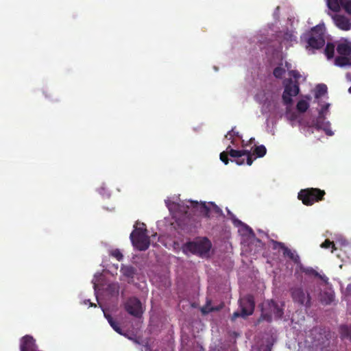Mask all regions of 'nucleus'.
<instances>
[{
  "instance_id": "c85d7f7f",
  "label": "nucleus",
  "mask_w": 351,
  "mask_h": 351,
  "mask_svg": "<svg viewBox=\"0 0 351 351\" xmlns=\"http://www.w3.org/2000/svg\"><path fill=\"white\" fill-rule=\"evenodd\" d=\"M110 255L115 258L119 261H121L123 258L121 252L119 249L112 250L110 252Z\"/></svg>"
},
{
  "instance_id": "bb28decb",
  "label": "nucleus",
  "mask_w": 351,
  "mask_h": 351,
  "mask_svg": "<svg viewBox=\"0 0 351 351\" xmlns=\"http://www.w3.org/2000/svg\"><path fill=\"white\" fill-rule=\"evenodd\" d=\"M321 247L322 248H329V247H332V250L331 252H333L334 250H336V247H335V243L332 241H330V240L328 239H326L322 244H321Z\"/></svg>"
},
{
  "instance_id": "9b49d317",
  "label": "nucleus",
  "mask_w": 351,
  "mask_h": 351,
  "mask_svg": "<svg viewBox=\"0 0 351 351\" xmlns=\"http://www.w3.org/2000/svg\"><path fill=\"white\" fill-rule=\"evenodd\" d=\"M335 25L341 29L348 31L351 28L350 21L343 15H336L334 18Z\"/></svg>"
},
{
  "instance_id": "dca6fc26",
  "label": "nucleus",
  "mask_w": 351,
  "mask_h": 351,
  "mask_svg": "<svg viewBox=\"0 0 351 351\" xmlns=\"http://www.w3.org/2000/svg\"><path fill=\"white\" fill-rule=\"evenodd\" d=\"M226 150L228 152L230 156L237 158L236 160H232V162H235L238 165H241L244 164V160L240 158V150L234 149L230 145L226 148Z\"/></svg>"
},
{
  "instance_id": "6ab92c4d",
  "label": "nucleus",
  "mask_w": 351,
  "mask_h": 351,
  "mask_svg": "<svg viewBox=\"0 0 351 351\" xmlns=\"http://www.w3.org/2000/svg\"><path fill=\"white\" fill-rule=\"evenodd\" d=\"M337 51L340 56H351V47L348 43H339L337 47Z\"/></svg>"
},
{
  "instance_id": "4468645a",
  "label": "nucleus",
  "mask_w": 351,
  "mask_h": 351,
  "mask_svg": "<svg viewBox=\"0 0 351 351\" xmlns=\"http://www.w3.org/2000/svg\"><path fill=\"white\" fill-rule=\"evenodd\" d=\"M121 273L123 276L133 280L135 275L136 274V269L132 265H122L120 269Z\"/></svg>"
},
{
  "instance_id": "423d86ee",
  "label": "nucleus",
  "mask_w": 351,
  "mask_h": 351,
  "mask_svg": "<svg viewBox=\"0 0 351 351\" xmlns=\"http://www.w3.org/2000/svg\"><path fill=\"white\" fill-rule=\"evenodd\" d=\"M285 89L282 95V101L285 105L290 106L293 103L292 97L296 96L300 91L298 82H293L290 79L284 81Z\"/></svg>"
},
{
  "instance_id": "5701e85b",
  "label": "nucleus",
  "mask_w": 351,
  "mask_h": 351,
  "mask_svg": "<svg viewBox=\"0 0 351 351\" xmlns=\"http://www.w3.org/2000/svg\"><path fill=\"white\" fill-rule=\"evenodd\" d=\"M240 151H241V157H242L243 156H247V160H246L247 165H249V166L252 165V164L253 163L254 160L256 158H253V155L251 153V152L250 150H247V149H242V150H240Z\"/></svg>"
},
{
  "instance_id": "79ce46f5",
  "label": "nucleus",
  "mask_w": 351,
  "mask_h": 351,
  "mask_svg": "<svg viewBox=\"0 0 351 351\" xmlns=\"http://www.w3.org/2000/svg\"><path fill=\"white\" fill-rule=\"evenodd\" d=\"M348 92L351 93V86L348 88Z\"/></svg>"
},
{
  "instance_id": "0eeeda50",
  "label": "nucleus",
  "mask_w": 351,
  "mask_h": 351,
  "mask_svg": "<svg viewBox=\"0 0 351 351\" xmlns=\"http://www.w3.org/2000/svg\"><path fill=\"white\" fill-rule=\"evenodd\" d=\"M289 292L293 301L300 305L311 306V297L308 291H304L302 286H294L290 288Z\"/></svg>"
},
{
  "instance_id": "1a4fd4ad",
  "label": "nucleus",
  "mask_w": 351,
  "mask_h": 351,
  "mask_svg": "<svg viewBox=\"0 0 351 351\" xmlns=\"http://www.w3.org/2000/svg\"><path fill=\"white\" fill-rule=\"evenodd\" d=\"M271 243L273 245L274 250L280 249L283 251V256L285 257H288L291 259L295 264H300V258L299 255L296 253L295 251H292L289 248H288L284 243L271 240Z\"/></svg>"
},
{
  "instance_id": "39448f33",
  "label": "nucleus",
  "mask_w": 351,
  "mask_h": 351,
  "mask_svg": "<svg viewBox=\"0 0 351 351\" xmlns=\"http://www.w3.org/2000/svg\"><path fill=\"white\" fill-rule=\"evenodd\" d=\"M239 306L241 312L235 311L233 313L231 320L235 321L238 317L245 318L252 315L254 311L255 302L254 298L252 295H247L239 300Z\"/></svg>"
},
{
  "instance_id": "f03ea898",
  "label": "nucleus",
  "mask_w": 351,
  "mask_h": 351,
  "mask_svg": "<svg viewBox=\"0 0 351 351\" xmlns=\"http://www.w3.org/2000/svg\"><path fill=\"white\" fill-rule=\"evenodd\" d=\"M307 45L306 49H319L325 45L324 27L321 25L313 27L311 31L304 35Z\"/></svg>"
},
{
  "instance_id": "7ed1b4c3",
  "label": "nucleus",
  "mask_w": 351,
  "mask_h": 351,
  "mask_svg": "<svg viewBox=\"0 0 351 351\" xmlns=\"http://www.w3.org/2000/svg\"><path fill=\"white\" fill-rule=\"evenodd\" d=\"M141 227L134 226L135 229L130 234V239L133 245L141 251H145L149 247L150 239L147 235L145 224L142 223Z\"/></svg>"
},
{
  "instance_id": "f3484780",
  "label": "nucleus",
  "mask_w": 351,
  "mask_h": 351,
  "mask_svg": "<svg viewBox=\"0 0 351 351\" xmlns=\"http://www.w3.org/2000/svg\"><path fill=\"white\" fill-rule=\"evenodd\" d=\"M348 0H327L328 8L334 12L339 11L340 5L344 7L345 4L348 3Z\"/></svg>"
},
{
  "instance_id": "e433bc0d",
  "label": "nucleus",
  "mask_w": 351,
  "mask_h": 351,
  "mask_svg": "<svg viewBox=\"0 0 351 351\" xmlns=\"http://www.w3.org/2000/svg\"><path fill=\"white\" fill-rule=\"evenodd\" d=\"M254 140H255L254 138H251L250 139V141H248V143H245L244 141H243V142H242V147H246V146L253 143Z\"/></svg>"
},
{
  "instance_id": "20e7f679",
  "label": "nucleus",
  "mask_w": 351,
  "mask_h": 351,
  "mask_svg": "<svg viewBox=\"0 0 351 351\" xmlns=\"http://www.w3.org/2000/svg\"><path fill=\"white\" fill-rule=\"evenodd\" d=\"M326 192L318 188H307L300 190L298 197L306 206H312L315 202L324 199Z\"/></svg>"
},
{
  "instance_id": "cd10ccee",
  "label": "nucleus",
  "mask_w": 351,
  "mask_h": 351,
  "mask_svg": "<svg viewBox=\"0 0 351 351\" xmlns=\"http://www.w3.org/2000/svg\"><path fill=\"white\" fill-rule=\"evenodd\" d=\"M109 324L117 333L123 335L122 329L121 328L119 324L114 319L110 320Z\"/></svg>"
},
{
  "instance_id": "58836bf2",
  "label": "nucleus",
  "mask_w": 351,
  "mask_h": 351,
  "mask_svg": "<svg viewBox=\"0 0 351 351\" xmlns=\"http://www.w3.org/2000/svg\"><path fill=\"white\" fill-rule=\"evenodd\" d=\"M347 335L351 341V326L349 328H347Z\"/></svg>"
},
{
  "instance_id": "a19ab883",
  "label": "nucleus",
  "mask_w": 351,
  "mask_h": 351,
  "mask_svg": "<svg viewBox=\"0 0 351 351\" xmlns=\"http://www.w3.org/2000/svg\"><path fill=\"white\" fill-rule=\"evenodd\" d=\"M90 306H96V305H95V304H93V303H91V302H90Z\"/></svg>"
},
{
  "instance_id": "2eb2a0df",
  "label": "nucleus",
  "mask_w": 351,
  "mask_h": 351,
  "mask_svg": "<svg viewBox=\"0 0 351 351\" xmlns=\"http://www.w3.org/2000/svg\"><path fill=\"white\" fill-rule=\"evenodd\" d=\"M191 206L197 208L199 212L206 217H210V208L206 205L205 202H202L200 204L197 202L191 201Z\"/></svg>"
},
{
  "instance_id": "4c0bfd02",
  "label": "nucleus",
  "mask_w": 351,
  "mask_h": 351,
  "mask_svg": "<svg viewBox=\"0 0 351 351\" xmlns=\"http://www.w3.org/2000/svg\"><path fill=\"white\" fill-rule=\"evenodd\" d=\"M104 316L106 318V319L108 320V323H110V320H114V319L112 317V316L109 314H106V313H104Z\"/></svg>"
},
{
  "instance_id": "a878e982",
  "label": "nucleus",
  "mask_w": 351,
  "mask_h": 351,
  "mask_svg": "<svg viewBox=\"0 0 351 351\" xmlns=\"http://www.w3.org/2000/svg\"><path fill=\"white\" fill-rule=\"evenodd\" d=\"M235 129V127H234L230 131H229L228 132V134L225 136V137L229 140H231V143L232 144L234 143V139L232 138V137L234 136H237V137H239V138H241V136H240L239 135V132H237L234 130Z\"/></svg>"
},
{
  "instance_id": "9d476101",
  "label": "nucleus",
  "mask_w": 351,
  "mask_h": 351,
  "mask_svg": "<svg viewBox=\"0 0 351 351\" xmlns=\"http://www.w3.org/2000/svg\"><path fill=\"white\" fill-rule=\"evenodd\" d=\"M300 270L302 273H304L306 275L309 276H313L315 278H318L321 280H322L325 283L328 282V278L324 274L322 275L318 273L315 269L311 267H303L300 266Z\"/></svg>"
},
{
  "instance_id": "2f4dec72",
  "label": "nucleus",
  "mask_w": 351,
  "mask_h": 351,
  "mask_svg": "<svg viewBox=\"0 0 351 351\" xmlns=\"http://www.w3.org/2000/svg\"><path fill=\"white\" fill-rule=\"evenodd\" d=\"M229 154L227 152V150L222 152L220 154V160L225 164L228 165L229 162V158H228Z\"/></svg>"
},
{
  "instance_id": "473e14b6",
  "label": "nucleus",
  "mask_w": 351,
  "mask_h": 351,
  "mask_svg": "<svg viewBox=\"0 0 351 351\" xmlns=\"http://www.w3.org/2000/svg\"><path fill=\"white\" fill-rule=\"evenodd\" d=\"M210 204L213 206V209L217 215H223V212H222L221 209L217 205H216L213 202H210Z\"/></svg>"
},
{
  "instance_id": "a211bd4d",
  "label": "nucleus",
  "mask_w": 351,
  "mask_h": 351,
  "mask_svg": "<svg viewBox=\"0 0 351 351\" xmlns=\"http://www.w3.org/2000/svg\"><path fill=\"white\" fill-rule=\"evenodd\" d=\"M335 64L337 66L343 67L351 65V56H339L335 59Z\"/></svg>"
},
{
  "instance_id": "72a5a7b5",
  "label": "nucleus",
  "mask_w": 351,
  "mask_h": 351,
  "mask_svg": "<svg viewBox=\"0 0 351 351\" xmlns=\"http://www.w3.org/2000/svg\"><path fill=\"white\" fill-rule=\"evenodd\" d=\"M289 74L295 80H298L301 77L300 73L296 70L289 71Z\"/></svg>"
},
{
  "instance_id": "f704fd0d",
  "label": "nucleus",
  "mask_w": 351,
  "mask_h": 351,
  "mask_svg": "<svg viewBox=\"0 0 351 351\" xmlns=\"http://www.w3.org/2000/svg\"><path fill=\"white\" fill-rule=\"evenodd\" d=\"M346 12H348L349 14H351V1H348V3H346L345 4V6L343 7Z\"/></svg>"
},
{
  "instance_id": "412c9836",
  "label": "nucleus",
  "mask_w": 351,
  "mask_h": 351,
  "mask_svg": "<svg viewBox=\"0 0 351 351\" xmlns=\"http://www.w3.org/2000/svg\"><path fill=\"white\" fill-rule=\"evenodd\" d=\"M326 92H327L326 85H325L324 84H318L316 86V91H315V98L318 99L320 97H322V95H324L325 93H326Z\"/></svg>"
},
{
  "instance_id": "c9c22d12",
  "label": "nucleus",
  "mask_w": 351,
  "mask_h": 351,
  "mask_svg": "<svg viewBox=\"0 0 351 351\" xmlns=\"http://www.w3.org/2000/svg\"><path fill=\"white\" fill-rule=\"evenodd\" d=\"M262 317L264 319L267 320V322L271 321V315L268 313H265L263 312Z\"/></svg>"
},
{
  "instance_id": "6e6552de",
  "label": "nucleus",
  "mask_w": 351,
  "mask_h": 351,
  "mask_svg": "<svg viewBox=\"0 0 351 351\" xmlns=\"http://www.w3.org/2000/svg\"><path fill=\"white\" fill-rule=\"evenodd\" d=\"M124 308L127 313L135 317H141L143 313L141 302L135 297L128 298Z\"/></svg>"
},
{
  "instance_id": "7c9ffc66",
  "label": "nucleus",
  "mask_w": 351,
  "mask_h": 351,
  "mask_svg": "<svg viewBox=\"0 0 351 351\" xmlns=\"http://www.w3.org/2000/svg\"><path fill=\"white\" fill-rule=\"evenodd\" d=\"M221 306H217V307H207V306H204L202 308V312L204 313V314H207L208 313H210V312H213V311H219L221 309Z\"/></svg>"
},
{
  "instance_id": "f8f14e48",
  "label": "nucleus",
  "mask_w": 351,
  "mask_h": 351,
  "mask_svg": "<svg viewBox=\"0 0 351 351\" xmlns=\"http://www.w3.org/2000/svg\"><path fill=\"white\" fill-rule=\"evenodd\" d=\"M335 300V292L331 289H326L320 293V302L322 304L329 305Z\"/></svg>"
},
{
  "instance_id": "37998d69",
  "label": "nucleus",
  "mask_w": 351,
  "mask_h": 351,
  "mask_svg": "<svg viewBox=\"0 0 351 351\" xmlns=\"http://www.w3.org/2000/svg\"><path fill=\"white\" fill-rule=\"evenodd\" d=\"M269 351H271V350H270V348H269Z\"/></svg>"
},
{
  "instance_id": "393cba45",
  "label": "nucleus",
  "mask_w": 351,
  "mask_h": 351,
  "mask_svg": "<svg viewBox=\"0 0 351 351\" xmlns=\"http://www.w3.org/2000/svg\"><path fill=\"white\" fill-rule=\"evenodd\" d=\"M285 73V69L282 66H277L273 71V75L275 77L281 79Z\"/></svg>"
},
{
  "instance_id": "c756f323",
  "label": "nucleus",
  "mask_w": 351,
  "mask_h": 351,
  "mask_svg": "<svg viewBox=\"0 0 351 351\" xmlns=\"http://www.w3.org/2000/svg\"><path fill=\"white\" fill-rule=\"evenodd\" d=\"M329 106H330V104H326L322 107L321 110L319 112L318 119H325L324 114L328 111Z\"/></svg>"
},
{
  "instance_id": "ea45409f",
  "label": "nucleus",
  "mask_w": 351,
  "mask_h": 351,
  "mask_svg": "<svg viewBox=\"0 0 351 351\" xmlns=\"http://www.w3.org/2000/svg\"><path fill=\"white\" fill-rule=\"evenodd\" d=\"M285 66H286L287 69H289V66H290V64L286 62V63H285Z\"/></svg>"
},
{
  "instance_id": "aec40b11",
  "label": "nucleus",
  "mask_w": 351,
  "mask_h": 351,
  "mask_svg": "<svg viewBox=\"0 0 351 351\" xmlns=\"http://www.w3.org/2000/svg\"><path fill=\"white\" fill-rule=\"evenodd\" d=\"M335 45L332 43H328L324 49L325 55L328 59H332L335 55Z\"/></svg>"
},
{
  "instance_id": "4be33fe9",
  "label": "nucleus",
  "mask_w": 351,
  "mask_h": 351,
  "mask_svg": "<svg viewBox=\"0 0 351 351\" xmlns=\"http://www.w3.org/2000/svg\"><path fill=\"white\" fill-rule=\"evenodd\" d=\"M266 153H267V149L263 145L256 146L253 151V154L256 155V157H258V158L263 157L266 154Z\"/></svg>"
},
{
  "instance_id": "ddd939ff",
  "label": "nucleus",
  "mask_w": 351,
  "mask_h": 351,
  "mask_svg": "<svg viewBox=\"0 0 351 351\" xmlns=\"http://www.w3.org/2000/svg\"><path fill=\"white\" fill-rule=\"evenodd\" d=\"M267 305L271 313L274 314L276 319H280L282 317L283 310L278 306V303L271 300L267 302Z\"/></svg>"
},
{
  "instance_id": "f257e3e1",
  "label": "nucleus",
  "mask_w": 351,
  "mask_h": 351,
  "mask_svg": "<svg viewBox=\"0 0 351 351\" xmlns=\"http://www.w3.org/2000/svg\"><path fill=\"white\" fill-rule=\"evenodd\" d=\"M212 246L211 241L207 237H198L193 241L184 243L182 246V251L187 256L191 254L202 258H207L210 256Z\"/></svg>"
},
{
  "instance_id": "b1692460",
  "label": "nucleus",
  "mask_w": 351,
  "mask_h": 351,
  "mask_svg": "<svg viewBox=\"0 0 351 351\" xmlns=\"http://www.w3.org/2000/svg\"><path fill=\"white\" fill-rule=\"evenodd\" d=\"M308 103L303 99L300 100L296 105V109L301 113L305 112L308 110Z\"/></svg>"
}]
</instances>
